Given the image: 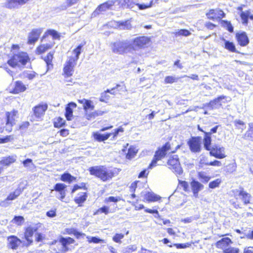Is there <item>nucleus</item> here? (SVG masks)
<instances>
[{
    "instance_id": "nucleus-36",
    "label": "nucleus",
    "mask_w": 253,
    "mask_h": 253,
    "mask_svg": "<svg viewBox=\"0 0 253 253\" xmlns=\"http://www.w3.org/2000/svg\"><path fill=\"white\" fill-rule=\"evenodd\" d=\"M76 179V178L71 175L69 173H65L61 175V180L63 181H68L69 183L74 181Z\"/></svg>"
},
{
    "instance_id": "nucleus-38",
    "label": "nucleus",
    "mask_w": 253,
    "mask_h": 253,
    "mask_svg": "<svg viewBox=\"0 0 253 253\" xmlns=\"http://www.w3.org/2000/svg\"><path fill=\"white\" fill-rule=\"evenodd\" d=\"M25 219L22 216H15L11 222L18 226H21L24 222Z\"/></svg>"
},
{
    "instance_id": "nucleus-37",
    "label": "nucleus",
    "mask_w": 253,
    "mask_h": 253,
    "mask_svg": "<svg viewBox=\"0 0 253 253\" xmlns=\"http://www.w3.org/2000/svg\"><path fill=\"white\" fill-rule=\"evenodd\" d=\"M111 133H107L106 134H101L96 133L94 134V138L98 141H102L107 140L111 135Z\"/></svg>"
},
{
    "instance_id": "nucleus-3",
    "label": "nucleus",
    "mask_w": 253,
    "mask_h": 253,
    "mask_svg": "<svg viewBox=\"0 0 253 253\" xmlns=\"http://www.w3.org/2000/svg\"><path fill=\"white\" fill-rule=\"evenodd\" d=\"M149 2L139 3L138 0H119L121 5L126 8L134 9L136 6L139 10H144L152 6L153 0H148Z\"/></svg>"
},
{
    "instance_id": "nucleus-28",
    "label": "nucleus",
    "mask_w": 253,
    "mask_h": 253,
    "mask_svg": "<svg viewBox=\"0 0 253 253\" xmlns=\"http://www.w3.org/2000/svg\"><path fill=\"white\" fill-rule=\"evenodd\" d=\"M205 136L203 140L204 145L205 148L207 150H209L210 148H211V135H210V133H206V132H204Z\"/></svg>"
},
{
    "instance_id": "nucleus-41",
    "label": "nucleus",
    "mask_w": 253,
    "mask_h": 253,
    "mask_svg": "<svg viewBox=\"0 0 253 253\" xmlns=\"http://www.w3.org/2000/svg\"><path fill=\"white\" fill-rule=\"evenodd\" d=\"M140 184L141 182L138 181L133 182L130 186V191L132 193L138 192Z\"/></svg>"
},
{
    "instance_id": "nucleus-13",
    "label": "nucleus",
    "mask_w": 253,
    "mask_h": 253,
    "mask_svg": "<svg viewBox=\"0 0 253 253\" xmlns=\"http://www.w3.org/2000/svg\"><path fill=\"white\" fill-rule=\"evenodd\" d=\"M29 0H6L4 3L5 7L9 9L18 8L25 4Z\"/></svg>"
},
{
    "instance_id": "nucleus-59",
    "label": "nucleus",
    "mask_w": 253,
    "mask_h": 253,
    "mask_svg": "<svg viewBox=\"0 0 253 253\" xmlns=\"http://www.w3.org/2000/svg\"><path fill=\"white\" fill-rule=\"evenodd\" d=\"M223 22L224 26L226 27V29L228 31L230 32H232L233 31V27L230 22L225 21H223Z\"/></svg>"
},
{
    "instance_id": "nucleus-18",
    "label": "nucleus",
    "mask_w": 253,
    "mask_h": 253,
    "mask_svg": "<svg viewBox=\"0 0 253 253\" xmlns=\"http://www.w3.org/2000/svg\"><path fill=\"white\" fill-rule=\"evenodd\" d=\"M47 109V105L46 103L39 104L34 108V113L37 118H41Z\"/></svg>"
},
{
    "instance_id": "nucleus-54",
    "label": "nucleus",
    "mask_w": 253,
    "mask_h": 253,
    "mask_svg": "<svg viewBox=\"0 0 253 253\" xmlns=\"http://www.w3.org/2000/svg\"><path fill=\"white\" fill-rule=\"evenodd\" d=\"M177 79L173 76H167L165 79V82L166 84H172L176 82Z\"/></svg>"
},
{
    "instance_id": "nucleus-6",
    "label": "nucleus",
    "mask_w": 253,
    "mask_h": 253,
    "mask_svg": "<svg viewBox=\"0 0 253 253\" xmlns=\"http://www.w3.org/2000/svg\"><path fill=\"white\" fill-rule=\"evenodd\" d=\"M170 145L169 143H166L164 146L160 148L155 152L154 157L149 165L148 168L152 169L157 166V162L162 160L166 156L167 152L170 149Z\"/></svg>"
},
{
    "instance_id": "nucleus-32",
    "label": "nucleus",
    "mask_w": 253,
    "mask_h": 253,
    "mask_svg": "<svg viewBox=\"0 0 253 253\" xmlns=\"http://www.w3.org/2000/svg\"><path fill=\"white\" fill-rule=\"evenodd\" d=\"M137 152V149L135 147L131 146L129 148L128 152L126 155V159L130 160L133 158L136 155Z\"/></svg>"
},
{
    "instance_id": "nucleus-4",
    "label": "nucleus",
    "mask_w": 253,
    "mask_h": 253,
    "mask_svg": "<svg viewBox=\"0 0 253 253\" xmlns=\"http://www.w3.org/2000/svg\"><path fill=\"white\" fill-rule=\"evenodd\" d=\"M132 44L130 40L118 41L114 42L112 46L113 52L119 54L132 52Z\"/></svg>"
},
{
    "instance_id": "nucleus-33",
    "label": "nucleus",
    "mask_w": 253,
    "mask_h": 253,
    "mask_svg": "<svg viewBox=\"0 0 253 253\" xmlns=\"http://www.w3.org/2000/svg\"><path fill=\"white\" fill-rule=\"evenodd\" d=\"M53 54L52 53L49 52L43 58L44 61L46 63L47 70L52 68V64H51V62L53 59Z\"/></svg>"
},
{
    "instance_id": "nucleus-47",
    "label": "nucleus",
    "mask_w": 253,
    "mask_h": 253,
    "mask_svg": "<svg viewBox=\"0 0 253 253\" xmlns=\"http://www.w3.org/2000/svg\"><path fill=\"white\" fill-rule=\"evenodd\" d=\"M45 35H49L51 36L53 39H58L60 38L59 34L54 30H48Z\"/></svg>"
},
{
    "instance_id": "nucleus-5",
    "label": "nucleus",
    "mask_w": 253,
    "mask_h": 253,
    "mask_svg": "<svg viewBox=\"0 0 253 253\" xmlns=\"http://www.w3.org/2000/svg\"><path fill=\"white\" fill-rule=\"evenodd\" d=\"M29 60V57L27 53L21 52L15 54L7 63L12 67H19L20 65H25Z\"/></svg>"
},
{
    "instance_id": "nucleus-52",
    "label": "nucleus",
    "mask_w": 253,
    "mask_h": 253,
    "mask_svg": "<svg viewBox=\"0 0 253 253\" xmlns=\"http://www.w3.org/2000/svg\"><path fill=\"white\" fill-rule=\"evenodd\" d=\"M107 93L108 92H107L106 90L101 94V96L99 99V100L101 102H106V101L109 99L110 96L108 94H107Z\"/></svg>"
},
{
    "instance_id": "nucleus-21",
    "label": "nucleus",
    "mask_w": 253,
    "mask_h": 253,
    "mask_svg": "<svg viewBox=\"0 0 253 253\" xmlns=\"http://www.w3.org/2000/svg\"><path fill=\"white\" fill-rule=\"evenodd\" d=\"M237 41L241 46H246L249 43V39L245 33L238 34L236 35Z\"/></svg>"
},
{
    "instance_id": "nucleus-10",
    "label": "nucleus",
    "mask_w": 253,
    "mask_h": 253,
    "mask_svg": "<svg viewBox=\"0 0 253 253\" xmlns=\"http://www.w3.org/2000/svg\"><path fill=\"white\" fill-rule=\"evenodd\" d=\"M209 151L210 155L216 158L221 159L226 157L225 148L220 145H213Z\"/></svg>"
},
{
    "instance_id": "nucleus-56",
    "label": "nucleus",
    "mask_w": 253,
    "mask_h": 253,
    "mask_svg": "<svg viewBox=\"0 0 253 253\" xmlns=\"http://www.w3.org/2000/svg\"><path fill=\"white\" fill-rule=\"evenodd\" d=\"M239 250L237 248L229 247L224 251V253H238Z\"/></svg>"
},
{
    "instance_id": "nucleus-22",
    "label": "nucleus",
    "mask_w": 253,
    "mask_h": 253,
    "mask_svg": "<svg viewBox=\"0 0 253 253\" xmlns=\"http://www.w3.org/2000/svg\"><path fill=\"white\" fill-rule=\"evenodd\" d=\"M78 102L83 104L84 109L85 111L88 109L93 110L94 109V106L93 105V102L90 100L86 99H83L78 100Z\"/></svg>"
},
{
    "instance_id": "nucleus-19",
    "label": "nucleus",
    "mask_w": 253,
    "mask_h": 253,
    "mask_svg": "<svg viewBox=\"0 0 253 253\" xmlns=\"http://www.w3.org/2000/svg\"><path fill=\"white\" fill-rule=\"evenodd\" d=\"M191 186L194 196L195 197H197L199 192L203 189L204 186L198 181L195 180H193L191 182Z\"/></svg>"
},
{
    "instance_id": "nucleus-51",
    "label": "nucleus",
    "mask_w": 253,
    "mask_h": 253,
    "mask_svg": "<svg viewBox=\"0 0 253 253\" xmlns=\"http://www.w3.org/2000/svg\"><path fill=\"white\" fill-rule=\"evenodd\" d=\"M190 32L185 29H181L178 30L177 32L175 33V35L176 36H188L190 35Z\"/></svg>"
},
{
    "instance_id": "nucleus-15",
    "label": "nucleus",
    "mask_w": 253,
    "mask_h": 253,
    "mask_svg": "<svg viewBox=\"0 0 253 253\" xmlns=\"http://www.w3.org/2000/svg\"><path fill=\"white\" fill-rule=\"evenodd\" d=\"M141 197L144 198L143 201L148 202H154L159 201L161 197L152 192H142Z\"/></svg>"
},
{
    "instance_id": "nucleus-46",
    "label": "nucleus",
    "mask_w": 253,
    "mask_h": 253,
    "mask_svg": "<svg viewBox=\"0 0 253 253\" xmlns=\"http://www.w3.org/2000/svg\"><path fill=\"white\" fill-rule=\"evenodd\" d=\"M231 243V241L229 238H223L220 241L217 242V245L218 246H222V247H224V246L228 245Z\"/></svg>"
},
{
    "instance_id": "nucleus-17",
    "label": "nucleus",
    "mask_w": 253,
    "mask_h": 253,
    "mask_svg": "<svg viewBox=\"0 0 253 253\" xmlns=\"http://www.w3.org/2000/svg\"><path fill=\"white\" fill-rule=\"evenodd\" d=\"M224 15L223 11L218 9H211L207 13L208 18L213 20L220 19Z\"/></svg>"
},
{
    "instance_id": "nucleus-58",
    "label": "nucleus",
    "mask_w": 253,
    "mask_h": 253,
    "mask_svg": "<svg viewBox=\"0 0 253 253\" xmlns=\"http://www.w3.org/2000/svg\"><path fill=\"white\" fill-rule=\"evenodd\" d=\"M137 247L135 245H129L126 249L125 253H130L136 251Z\"/></svg>"
},
{
    "instance_id": "nucleus-27",
    "label": "nucleus",
    "mask_w": 253,
    "mask_h": 253,
    "mask_svg": "<svg viewBox=\"0 0 253 253\" xmlns=\"http://www.w3.org/2000/svg\"><path fill=\"white\" fill-rule=\"evenodd\" d=\"M26 86L21 81H17L15 83V87L13 89L14 93H19L23 92L26 89Z\"/></svg>"
},
{
    "instance_id": "nucleus-25",
    "label": "nucleus",
    "mask_w": 253,
    "mask_h": 253,
    "mask_svg": "<svg viewBox=\"0 0 253 253\" xmlns=\"http://www.w3.org/2000/svg\"><path fill=\"white\" fill-rule=\"evenodd\" d=\"M239 195L245 204H247L250 203L251 195L245 191L243 188H240Z\"/></svg>"
},
{
    "instance_id": "nucleus-42",
    "label": "nucleus",
    "mask_w": 253,
    "mask_h": 253,
    "mask_svg": "<svg viewBox=\"0 0 253 253\" xmlns=\"http://www.w3.org/2000/svg\"><path fill=\"white\" fill-rule=\"evenodd\" d=\"M198 176L202 182H208L211 179V177L207 175L204 172H199Z\"/></svg>"
},
{
    "instance_id": "nucleus-11",
    "label": "nucleus",
    "mask_w": 253,
    "mask_h": 253,
    "mask_svg": "<svg viewBox=\"0 0 253 253\" xmlns=\"http://www.w3.org/2000/svg\"><path fill=\"white\" fill-rule=\"evenodd\" d=\"M191 152L198 153L201 151V138L200 137H192L187 142Z\"/></svg>"
},
{
    "instance_id": "nucleus-62",
    "label": "nucleus",
    "mask_w": 253,
    "mask_h": 253,
    "mask_svg": "<svg viewBox=\"0 0 253 253\" xmlns=\"http://www.w3.org/2000/svg\"><path fill=\"white\" fill-rule=\"evenodd\" d=\"M46 215L49 217H54L56 215V210H51L46 212Z\"/></svg>"
},
{
    "instance_id": "nucleus-48",
    "label": "nucleus",
    "mask_w": 253,
    "mask_h": 253,
    "mask_svg": "<svg viewBox=\"0 0 253 253\" xmlns=\"http://www.w3.org/2000/svg\"><path fill=\"white\" fill-rule=\"evenodd\" d=\"M65 121L64 119L60 117H59L54 122V126L56 127H62L65 124Z\"/></svg>"
},
{
    "instance_id": "nucleus-34",
    "label": "nucleus",
    "mask_w": 253,
    "mask_h": 253,
    "mask_svg": "<svg viewBox=\"0 0 253 253\" xmlns=\"http://www.w3.org/2000/svg\"><path fill=\"white\" fill-rule=\"evenodd\" d=\"M225 98L224 96H220L217 98L214 99L212 101H211L209 103V106L212 108H215L218 106H220L221 104L220 103V100L224 99Z\"/></svg>"
},
{
    "instance_id": "nucleus-61",
    "label": "nucleus",
    "mask_w": 253,
    "mask_h": 253,
    "mask_svg": "<svg viewBox=\"0 0 253 253\" xmlns=\"http://www.w3.org/2000/svg\"><path fill=\"white\" fill-rule=\"evenodd\" d=\"M179 184L180 185L181 187H183V190L185 191H187L188 189L189 185L187 182L185 181H180L179 180Z\"/></svg>"
},
{
    "instance_id": "nucleus-44",
    "label": "nucleus",
    "mask_w": 253,
    "mask_h": 253,
    "mask_svg": "<svg viewBox=\"0 0 253 253\" xmlns=\"http://www.w3.org/2000/svg\"><path fill=\"white\" fill-rule=\"evenodd\" d=\"M66 185L63 183H57L55 185L54 187V189L57 192H65V188H66Z\"/></svg>"
},
{
    "instance_id": "nucleus-43",
    "label": "nucleus",
    "mask_w": 253,
    "mask_h": 253,
    "mask_svg": "<svg viewBox=\"0 0 253 253\" xmlns=\"http://www.w3.org/2000/svg\"><path fill=\"white\" fill-rule=\"evenodd\" d=\"M86 238L88 240V242L89 243H106V242L105 240L100 239L99 238H98L96 237H90V236H87Z\"/></svg>"
},
{
    "instance_id": "nucleus-55",
    "label": "nucleus",
    "mask_w": 253,
    "mask_h": 253,
    "mask_svg": "<svg viewBox=\"0 0 253 253\" xmlns=\"http://www.w3.org/2000/svg\"><path fill=\"white\" fill-rule=\"evenodd\" d=\"M234 123L236 126L238 128L243 130L245 128V124L243 121L241 120H235Z\"/></svg>"
},
{
    "instance_id": "nucleus-2",
    "label": "nucleus",
    "mask_w": 253,
    "mask_h": 253,
    "mask_svg": "<svg viewBox=\"0 0 253 253\" xmlns=\"http://www.w3.org/2000/svg\"><path fill=\"white\" fill-rule=\"evenodd\" d=\"M88 170L91 175H94L103 181L112 179L114 172L112 169L103 166H97L89 168Z\"/></svg>"
},
{
    "instance_id": "nucleus-60",
    "label": "nucleus",
    "mask_w": 253,
    "mask_h": 253,
    "mask_svg": "<svg viewBox=\"0 0 253 253\" xmlns=\"http://www.w3.org/2000/svg\"><path fill=\"white\" fill-rule=\"evenodd\" d=\"M66 196V192H58L57 194L56 195V197L63 202V199L65 198Z\"/></svg>"
},
{
    "instance_id": "nucleus-45",
    "label": "nucleus",
    "mask_w": 253,
    "mask_h": 253,
    "mask_svg": "<svg viewBox=\"0 0 253 253\" xmlns=\"http://www.w3.org/2000/svg\"><path fill=\"white\" fill-rule=\"evenodd\" d=\"M221 182V180L219 178H217L215 180L211 181L209 183V186L210 188L214 189L219 187L220 184Z\"/></svg>"
},
{
    "instance_id": "nucleus-14",
    "label": "nucleus",
    "mask_w": 253,
    "mask_h": 253,
    "mask_svg": "<svg viewBox=\"0 0 253 253\" xmlns=\"http://www.w3.org/2000/svg\"><path fill=\"white\" fill-rule=\"evenodd\" d=\"M42 32V29H34L28 35V43L30 44H34L39 39L40 36Z\"/></svg>"
},
{
    "instance_id": "nucleus-57",
    "label": "nucleus",
    "mask_w": 253,
    "mask_h": 253,
    "mask_svg": "<svg viewBox=\"0 0 253 253\" xmlns=\"http://www.w3.org/2000/svg\"><path fill=\"white\" fill-rule=\"evenodd\" d=\"M109 208L107 206H103L100 208H99L97 211V213L101 212L104 213L105 214H107L109 213Z\"/></svg>"
},
{
    "instance_id": "nucleus-12",
    "label": "nucleus",
    "mask_w": 253,
    "mask_h": 253,
    "mask_svg": "<svg viewBox=\"0 0 253 253\" xmlns=\"http://www.w3.org/2000/svg\"><path fill=\"white\" fill-rule=\"evenodd\" d=\"M38 228L36 226H29L26 228L24 232V237L26 239V246H29L32 244L33 240L32 237L34 234L37 231Z\"/></svg>"
},
{
    "instance_id": "nucleus-24",
    "label": "nucleus",
    "mask_w": 253,
    "mask_h": 253,
    "mask_svg": "<svg viewBox=\"0 0 253 253\" xmlns=\"http://www.w3.org/2000/svg\"><path fill=\"white\" fill-rule=\"evenodd\" d=\"M116 27L120 30H129L131 28V25L129 20L116 22Z\"/></svg>"
},
{
    "instance_id": "nucleus-16",
    "label": "nucleus",
    "mask_w": 253,
    "mask_h": 253,
    "mask_svg": "<svg viewBox=\"0 0 253 253\" xmlns=\"http://www.w3.org/2000/svg\"><path fill=\"white\" fill-rule=\"evenodd\" d=\"M21 241L15 236H10L7 237V247L13 250H17L21 244Z\"/></svg>"
},
{
    "instance_id": "nucleus-40",
    "label": "nucleus",
    "mask_w": 253,
    "mask_h": 253,
    "mask_svg": "<svg viewBox=\"0 0 253 253\" xmlns=\"http://www.w3.org/2000/svg\"><path fill=\"white\" fill-rule=\"evenodd\" d=\"M21 193V190L20 189H17L13 193H10L9 195L7 197L5 201H9V200H14L18 196L20 195Z\"/></svg>"
},
{
    "instance_id": "nucleus-23",
    "label": "nucleus",
    "mask_w": 253,
    "mask_h": 253,
    "mask_svg": "<svg viewBox=\"0 0 253 253\" xmlns=\"http://www.w3.org/2000/svg\"><path fill=\"white\" fill-rule=\"evenodd\" d=\"M87 197V195L86 192H81L78 194L74 200L76 204L81 206L82 204L86 201Z\"/></svg>"
},
{
    "instance_id": "nucleus-9",
    "label": "nucleus",
    "mask_w": 253,
    "mask_h": 253,
    "mask_svg": "<svg viewBox=\"0 0 253 253\" xmlns=\"http://www.w3.org/2000/svg\"><path fill=\"white\" fill-rule=\"evenodd\" d=\"M6 122L4 126L5 130L8 132L11 131L12 126L16 123L18 118V112L13 110L10 112H7L6 114Z\"/></svg>"
},
{
    "instance_id": "nucleus-31",
    "label": "nucleus",
    "mask_w": 253,
    "mask_h": 253,
    "mask_svg": "<svg viewBox=\"0 0 253 253\" xmlns=\"http://www.w3.org/2000/svg\"><path fill=\"white\" fill-rule=\"evenodd\" d=\"M59 242L62 246H68V245L74 243L75 240L71 237H61L59 239Z\"/></svg>"
},
{
    "instance_id": "nucleus-64",
    "label": "nucleus",
    "mask_w": 253,
    "mask_h": 253,
    "mask_svg": "<svg viewBox=\"0 0 253 253\" xmlns=\"http://www.w3.org/2000/svg\"><path fill=\"white\" fill-rule=\"evenodd\" d=\"M250 130L247 132V135L248 136L253 138V124H249Z\"/></svg>"
},
{
    "instance_id": "nucleus-8",
    "label": "nucleus",
    "mask_w": 253,
    "mask_h": 253,
    "mask_svg": "<svg viewBox=\"0 0 253 253\" xmlns=\"http://www.w3.org/2000/svg\"><path fill=\"white\" fill-rule=\"evenodd\" d=\"M129 40L131 41L132 44V52L134 50L144 47L148 44L150 42L149 39L145 36L137 37Z\"/></svg>"
},
{
    "instance_id": "nucleus-39",
    "label": "nucleus",
    "mask_w": 253,
    "mask_h": 253,
    "mask_svg": "<svg viewBox=\"0 0 253 253\" xmlns=\"http://www.w3.org/2000/svg\"><path fill=\"white\" fill-rule=\"evenodd\" d=\"M15 161V159L13 157H9L5 158L0 161V164L4 166H8L13 163Z\"/></svg>"
},
{
    "instance_id": "nucleus-30",
    "label": "nucleus",
    "mask_w": 253,
    "mask_h": 253,
    "mask_svg": "<svg viewBox=\"0 0 253 253\" xmlns=\"http://www.w3.org/2000/svg\"><path fill=\"white\" fill-rule=\"evenodd\" d=\"M222 40L224 42V48L225 49L232 52H236V49L233 42L228 41L224 39H223Z\"/></svg>"
},
{
    "instance_id": "nucleus-29",
    "label": "nucleus",
    "mask_w": 253,
    "mask_h": 253,
    "mask_svg": "<svg viewBox=\"0 0 253 253\" xmlns=\"http://www.w3.org/2000/svg\"><path fill=\"white\" fill-rule=\"evenodd\" d=\"M53 46L52 44L45 43L42 44L39 46L36 49V53L38 54H42Z\"/></svg>"
},
{
    "instance_id": "nucleus-63",
    "label": "nucleus",
    "mask_w": 253,
    "mask_h": 253,
    "mask_svg": "<svg viewBox=\"0 0 253 253\" xmlns=\"http://www.w3.org/2000/svg\"><path fill=\"white\" fill-rule=\"evenodd\" d=\"M209 163L210 162H208L205 157L201 158L199 162V164L202 167L204 165L210 166Z\"/></svg>"
},
{
    "instance_id": "nucleus-49",
    "label": "nucleus",
    "mask_w": 253,
    "mask_h": 253,
    "mask_svg": "<svg viewBox=\"0 0 253 253\" xmlns=\"http://www.w3.org/2000/svg\"><path fill=\"white\" fill-rule=\"evenodd\" d=\"M35 240L38 242H42L45 239V235L41 233L36 232L35 233Z\"/></svg>"
},
{
    "instance_id": "nucleus-20",
    "label": "nucleus",
    "mask_w": 253,
    "mask_h": 253,
    "mask_svg": "<svg viewBox=\"0 0 253 253\" xmlns=\"http://www.w3.org/2000/svg\"><path fill=\"white\" fill-rule=\"evenodd\" d=\"M77 107L74 102L69 103L66 107L65 116L67 120L70 121L73 117V109Z\"/></svg>"
},
{
    "instance_id": "nucleus-35",
    "label": "nucleus",
    "mask_w": 253,
    "mask_h": 253,
    "mask_svg": "<svg viewBox=\"0 0 253 253\" xmlns=\"http://www.w3.org/2000/svg\"><path fill=\"white\" fill-rule=\"evenodd\" d=\"M113 4H114V3L112 1L105 2L102 4L100 5L97 7V8L96 9V11H104L106 10L109 9L110 7H111Z\"/></svg>"
},
{
    "instance_id": "nucleus-1",
    "label": "nucleus",
    "mask_w": 253,
    "mask_h": 253,
    "mask_svg": "<svg viewBox=\"0 0 253 253\" xmlns=\"http://www.w3.org/2000/svg\"><path fill=\"white\" fill-rule=\"evenodd\" d=\"M83 45L80 44L73 51V55L69 57L65 63L63 68V72L66 77H69L72 76L74 72V69L77 64L79 55L81 53V50Z\"/></svg>"
},
{
    "instance_id": "nucleus-7",
    "label": "nucleus",
    "mask_w": 253,
    "mask_h": 253,
    "mask_svg": "<svg viewBox=\"0 0 253 253\" xmlns=\"http://www.w3.org/2000/svg\"><path fill=\"white\" fill-rule=\"evenodd\" d=\"M168 165L176 175H180L183 172V170L180 166L178 155H174L170 157L168 160Z\"/></svg>"
},
{
    "instance_id": "nucleus-26",
    "label": "nucleus",
    "mask_w": 253,
    "mask_h": 253,
    "mask_svg": "<svg viewBox=\"0 0 253 253\" xmlns=\"http://www.w3.org/2000/svg\"><path fill=\"white\" fill-rule=\"evenodd\" d=\"M240 16L244 24L246 25L248 24L249 18L251 20H253V15L252 14L251 12L249 10L242 11L240 14Z\"/></svg>"
},
{
    "instance_id": "nucleus-50",
    "label": "nucleus",
    "mask_w": 253,
    "mask_h": 253,
    "mask_svg": "<svg viewBox=\"0 0 253 253\" xmlns=\"http://www.w3.org/2000/svg\"><path fill=\"white\" fill-rule=\"evenodd\" d=\"M124 237L123 234H116L113 237V240L116 243H121V240Z\"/></svg>"
},
{
    "instance_id": "nucleus-53",
    "label": "nucleus",
    "mask_w": 253,
    "mask_h": 253,
    "mask_svg": "<svg viewBox=\"0 0 253 253\" xmlns=\"http://www.w3.org/2000/svg\"><path fill=\"white\" fill-rule=\"evenodd\" d=\"M121 200V198L120 197H113L110 196L105 199V202H115L117 203Z\"/></svg>"
}]
</instances>
